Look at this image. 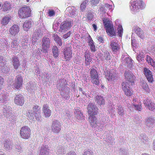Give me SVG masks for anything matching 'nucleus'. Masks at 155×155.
I'll list each match as a JSON object with an SVG mask.
<instances>
[{"mask_svg": "<svg viewBox=\"0 0 155 155\" xmlns=\"http://www.w3.org/2000/svg\"><path fill=\"white\" fill-rule=\"evenodd\" d=\"M110 46V48L114 51L116 52L120 49V47L117 41H111Z\"/></svg>", "mask_w": 155, "mask_h": 155, "instance_id": "23", "label": "nucleus"}, {"mask_svg": "<svg viewBox=\"0 0 155 155\" xmlns=\"http://www.w3.org/2000/svg\"><path fill=\"white\" fill-rule=\"evenodd\" d=\"M19 31V28L18 26L14 25L12 26L10 29L9 32L11 35H15Z\"/></svg>", "mask_w": 155, "mask_h": 155, "instance_id": "29", "label": "nucleus"}, {"mask_svg": "<svg viewBox=\"0 0 155 155\" xmlns=\"http://www.w3.org/2000/svg\"><path fill=\"white\" fill-rule=\"evenodd\" d=\"M92 128L96 129L97 131H102L104 128L103 122L98 121L97 118L94 119L89 122Z\"/></svg>", "mask_w": 155, "mask_h": 155, "instance_id": "4", "label": "nucleus"}, {"mask_svg": "<svg viewBox=\"0 0 155 155\" xmlns=\"http://www.w3.org/2000/svg\"><path fill=\"white\" fill-rule=\"evenodd\" d=\"M73 21L70 18L64 21L61 24L59 31L61 32L69 29L72 26Z\"/></svg>", "mask_w": 155, "mask_h": 155, "instance_id": "6", "label": "nucleus"}, {"mask_svg": "<svg viewBox=\"0 0 155 155\" xmlns=\"http://www.w3.org/2000/svg\"><path fill=\"white\" fill-rule=\"evenodd\" d=\"M140 84L142 88L145 90L146 91H148V86L146 81L143 80L141 81L140 82Z\"/></svg>", "mask_w": 155, "mask_h": 155, "instance_id": "44", "label": "nucleus"}, {"mask_svg": "<svg viewBox=\"0 0 155 155\" xmlns=\"http://www.w3.org/2000/svg\"><path fill=\"white\" fill-rule=\"evenodd\" d=\"M10 19L9 17L5 16L3 18L1 21V24L3 25H5L8 24Z\"/></svg>", "mask_w": 155, "mask_h": 155, "instance_id": "50", "label": "nucleus"}, {"mask_svg": "<svg viewBox=\"0 0 155 155\" xmlns=\"http://www.w3.org/2000/svg\"><path fill=\"white\" fill-rule=\"evenodd\" d=\"M27 89L31 92H34L37 89V84L35 82H30L28 84Z\"/></svg>", "mask_w": 155, "mask_h": 155, "instance_id": "26", "label": "nucleus"}, {"mask_svg": "<svg viewBox=\"0 0 155 155\" xmlns=\"http://www.w3.org/2000/svg\"><path fill=\"white\" fill-rule=\"evenodd\" d=\"M42 36L41 31L40 30L35 31L34 32L32 38V42H35L36 40L39 39V38Z\"/></svg>", "mask_w": 155, "mask_h": 155, "instance_id": "30", "label": "nucleus"}, {"mask_svg": "<svg viewBox=\"0 0 155 155\" xmlns=\"http://www.w3.org/2000/svg\"><path fill=\"white\" fill-rule=\"evenodd\" d=\"M12 62L14 68L16 70L21 65L19 58L16 56H14L12 57Z\"/></svg>", "mask_w": 155, "mask_h": 155, "instance_id": "28", "label": "nucleus"}, {"mask_svg": "<svg viewBox=\"0 0 155 155\" xmlns=\"http://www.w3.org/2000/svg\"><path fill=\"white\" fill-rule=\"evenodd\" d=\"M3 6V9L6 11L10 9L11 8L10 3L8 1H5Z\"/></svg>", "mask_w": 155, "mask_h": 155, "instance_id": "45", "label": "nucleus"}, {"mask_svg": "<svg viewBox=\"0 0 155 155\" xmlns=\"http://www.w3.org/2000/svg\"><path fill=\"white\" fill-rule=\"evenodd\" d=\"M76 9L73 6H69L66 9V13L72 18L76 17L77 14L76 11Z\"/></svg>", "mask_w": 155, "mask_h": 155, "instance_id": "17", "label": "nucleus"}, {"mask_svg": "<svg viewBox=\"0 0 155 155\" xmlns=\"http://www.w3.org/2000/svg\"><path fill=\"white\" fill-rule=\"evenodd\" d=\"M153 101L150 97H147L143 101V103L146 107L148 109H152L149 104H151Z\"/></svg>", "mask_w": 155, "mask_h": 155, "instance_id": "37", "label": "nucleus"}, {"mask_svg": "<svg viewBox=\"0 0 155 155\" xmlns=\"http://www.w3.org/2000/svg\"><path fill=\"white\" fill-rule=\"evenodd\" d=\"M153 101L150 97H147L143 101V103L146 107L148 109H152L149 104H151Z\"/></svg>", "mask_w": 155, "mask_h": 155, "instance_id": "36", "label": "nucleus"}, {"mask_svg": "<svg viewBox=\"0 0 155 155\" xmlns=\"http://www.w3.org/2000/svg\"><path fill=\"white\" fill-rule=\"evenodd\" d=\"M97 38L99 42L102 43L104 42V39L102 36L97 35Z\"/></svg>", "mask_w": 155, "mask_h": 155, "instance_id": "62", "label": "nucleus"}, {"mask_svg": "<svg viewBox=\"0 0 155 155\" xmlns=\"http://www.w3.org/2000/svg\"><path fill=\"white\" fill-rule=\"evenodd\" d=\"M18 45V42L17 40H14L10 45V47L14 49L17 48Z\"/></svg>", "mask_w": 155, "mask_h": 155, "instance_id": "47", "label": "nucleus"}, {"mask_svg": "<svg viewBox=\"0 0 155 155\" xmlns=\"http://www.w3.org/2000/svg\"><path fill=\"white\" fill-rule=\"evenodd\" d=\"M42 111L45 118H48L50 116L51 113V110L49 109V107L47 104L43 105Z\"/></svg>", "mask_w": 155, "mask_h": 155, "instance_id": "22", "label": "nucleus"}, {"mask_svg": "<svg viewBox=\"0 0 155 155\" xmlns=\"http://www.w3.org/2000/svg\"><path fill=\"white\" fill-rule=\"evenodd\" d=\"M54 39L59 46H62V42L61 38L59 36L57 35L55 36Z\"/></svg>", "mask_w": 155, "mask_h": 155, "instance_id": "49", "label": "nucleus"}, {"mask_svg": "<svg viewBox=\"0 0 155 155\" xmlns=\"http://www.w3.org/2000/svg\"><path fill=\"white\" fill-rule=\"evenodd\" d=\"M103 23L104 26V28L106 31H107L108 29L112 28L111 26L110 21H106L104 20H103Z\"/></svg>", "mask_w": 155, "mask_h": 155, "instance_id": "40", "label": "nucleus"}, {"mask_svg": "<svg viewBox=\"0 0 155 155\" xmlns=\"http://www.w3.org/2000/svg\"><path fill=\"white\" fill-rule=\"evenodd\" d=\"M33 113H36V112H41L40 107L37 105H33Z\"/></svg>", "mask_w": 155, "mask_h": 155, "instance_id": "55", "label": "nucleus"}, {"mask_svg": "<svg viewBox=\"0 0 155 155\" xmlns=\"http://www.w3.org/2000/svg\"><path fill=\"white\" fill-rule=\"evenodd\" d=\"M67 84L66 80L64 78H61L58 80L57 85V88L61 91L65 89V86Z\"/></svg>", "mask_w": 155, "mask_h": 155, "instance_id": "15", "label": "nucleus"}, {"mask_svg": "<svg viewBox=\"0 0 155 155\" xmlns=\"http://www.w3.org/2000/svg\"><path fill=\"white\" fill-rule=\"evenodd\" d=\"M48 15L51 17L54 16L55 15V12L53 9H50L48 12Z\"/></svg>", "mask_w": 155, "mask_h": 155, "instance_id": "59", "label": "nucleus"}, {"mask_svg": "<svg viewBox=\"0 0 155 155\" xmlns=\"http://www.w3.org/2000/svg\"><path fill=\"white\" fill-rule=\"evenodd\" d=\"M8 96L5 94H0V103H2L5 105L8 101Z\"/></svg>", "mask_w": 155, "mask_h": 155, "instance_id": "38", "label": "nucleus"}, {"mask_svg": "<svg viewBox=\"0 0 155 155\" xmlns=\"http://www.w3.org/2000/svg\"><path fill=\"white\" fill-rule=\"evenodd\" d=\"M13 144L12 142L10 140H5L4 145V149L6 150H10V146H12Z\"/></svg>", "mask_w": 155, "mask_h": 155, "instance_id": "35", "label": "nucleus"}, {"mask_svg": "<svg viewBox=\"0 0 155 155\" xmlns=\"http://www.w3.org/2000/svg\"><path fill=\"white\" fill-rule=\"evenodd\" d=\"M63 54V58L66 61H69L72 57L71 50L69 47H67L64 49Z\"/></svg>", "mask_w": 155, "mask_h": 155, "instance_id": "14", "label": "nucleus"}, {"mask_svg": "<svg viewBox=\"0 0 155 155\" xmlns=\"http://www.w3.org/2000/svg\"><path fill=\"white\" fill-rule=\"evenodd\" d=\"M23 83V78L21 75H18L15 79V82L13 84V86L15 88L18 89L21 87Z\"/></svg>", "mask_w": 155, "mask_h": 155, "instance_id": "13", "label": "nucleus"}, {"mask_svg": "<svg viewBox=\"0 0 155 155\" xmlns=\"http://www.w3.org/2000/svg\"><path fill=\"white\" fill-rule=\"evenodd\" d=\"M124 76L126 81L129 84L133 85L134 84V80L135 78V76L130 71H126L124 73Z\"/></svg>", "mask_w": 155, "mask_h": 155, "instance_id": "9", "label": "nucleus"}, {"mask_svg": "<svg viewBox=\"0 0 155 155\" xmlns=\"http://www.w3.org/2000/svg\"><path fill=\"white\" fill-rule=\"evenodd\" d=\"M132 31L141 38L143 39L145 37L143 31L138 26H134L132 28Z\"/></svg>", "mask_w": 155, "mask_h": 155, "instance_id": "18", "label": "nucleus"}, {"mask_svg": "<svg viewBox=\"0 0 155 155\" xmlns=\"http://www.w3.org/2000/svg\"><path fill=\"white\" fill-rule=\"evenodd\" d=\"M117 113L120 116H122L124 114V108L121 105H119L118 106Z\"/></svg>", "mask_w": 155, "mask_h": 155, "instance_id": "46", "label": "nucleus"}, {"mask_svg": "<svg viewBox=\"0 0 155 155\" xmlns=\"http://www.w3.org/2000/svg\"><path fill=\"white\" fill-rule=\"evenodd\" d=\"M106 31L107 32L109 33V34L110 35V36L112 37L116 36V33L114 31V29L113 27L109 29H108L107 31Z\"/></svg>", "mask_w": 155, "mask_h": 155, "instance_id": "53", "label": "nucleus"}, {"mask_svg": "<svg viewBox=\"0 0 155 155\" xmlns=\"http://www.w3.org/2000/svg\"><path fill=\"white\" fill-rule=\"evenodd\" d=\"M89 122L96 119L98 113V108L93 103H90L87 108Z\"/></svg>", "mask_w": 155, "mask_h": 155, "instance_id": "1", "label": "nucleus"}, {"mask_svg": "<svg viewBox=\"0 0 155 155\" xmlns=\"http://www.w3.org/2000/svg\"><path fill=\"white\" fill-rule=\"evenodd\" d=\"M71 92L69 87H67L65 90L60 91V94L62 97L65 99H68L70 97L69 94Z\"/></svg>", "mask_w": 155, "mask_h": 155, "instance_id": "25", "label": "nucleus"}, {"mask_svg": "<svg viewBox=\"0 0 155 155\" xmlns=\"http://www.w3.org/2000/svg\"><path fill=\"white\" fill-rule=\"evenodd\" d=\"M95 102L100 105H104L105 103V100L101 96H97L95 97Z\"/></svg>", "mask_w": 155, "mask_h": 155, "instance_id": "32", "label": "nucleus"}, {"mask_svg": "<svg viewBox=\"0 0 155 155\" xmlns=\"http://www.w3.org/2000/svg\"><path fill=\"white\" fill-rule=\"evenodd\" d=\"M0 70L4 73H8L10 71V69L4 64L2 67H0Z\"/></svg>", "mask_w": 155, "mask_h": 155, "instance_id": "48", "label": "nucleus"}, {"mask_svg": "<svg viewBox=\"0 0 155 155\" xmlns=\"http://www.w3.org/2000/svg\"><path fill=\"white\" fill-rule=\"evenodd\" d=\"M95 13L91 10L88 11L87 14V18L89 20L92 21L94 18Z\"/></svg>", "mask_w": 155, "mask_h": 155, "instance_id": "42", "label": "nucleus"}, {"mask_svg": "<svg viewBox=\"0 0 155 155\" xmlns=\"http://www.w3.org/2000/svg\"><path fill=\"white\" fill-rule=\"evenodd\" d=\"M24 102V98L21 94H19L16 96L14 99V102L16 104L22 106Z\"/></svg>", "mask_w": 155, "mask_h": 155, "instance_id": "20", "label": "nucleus"}, {"mask_svg": "<svg viewBox=\"0 0 155 155\" xmlns=\"http://www.w3.org/2000/svg\"><path fill=\"white\" fill-rule=\"evenodd\" d=\"M79 107H77L74 110V114L75 117L78 120H82L84 117L83 114L80 110Z\"/></svg>", "mask_w": 155, "mask_h": 155, "instance_id": "27", "label": "nucleus"}, {"mask_svg": "<svg viewBox=\"0 0 155 155\" xmlns=\"http://www.w3.org/2000/svg\"><path fill=\"white\" fill-rule=\"evenodd\" d=\"M5 107L3 110V115L6 118H12V112H11L10 108L11 107L9 106H7L4 105Z\"/></svg>", "mask_w": 155, "mask_h": 155, "instance_id": "19", "label": "nucleus"}, {"mask_svg": "<svg viewBox=\"0 0 155 155\" xmlns=\"http://www.w3.org/2000/svg\"><path fill=\"white\" fill-rule=\"evenodd\" d=\"M146 60L148 63H150L152 66L155 67V61L153 60L151 57L148 55H147Z\"/></svg>", "mask_w": 155, "mask_h": 155, "instance_id": "43", "label": "nucleus"}, {"mask_svg": "<svg viewBox=\"0 0 155 155\" xmlns=\"http://www.w3.org/2000/svg\"><path fill=\"white\" fill-rule=\"evenodd\" d=\"M84 155H94L93 153L90 149H88L84 150Z\"/></svg>", "mask_w": 155, "mask_h": 155, "instance_id": "58", "label": "nucleus"}, {"mask_svg": "<svg viewBox=\"0 0 155 155\" xmlns=\"http://www.w3.org/2000/svg\"><path fill=\"white\" fill-rule=\"evenodd\" d=\"M124 62L128 64V66H129L130 67L132 64V60L128 58H127L125 59Z\"/></svg>", "mask_w": 155, "mask_h": 155, "instance_id": "57", "label": "nucleus"}, {"mask_svg": "<svg viewBox=\"0 0 155 155\" xmlns=\"http://www.w3.org/2000/svg\"><path fill=\"white\" fill-rule=\"evenodd\" d=\"M121 85L122 88L127 96H130L132 95V93L130 90L131 84H129L127 82H123L121 84Z\"/></svg>", "mask_w": 155, "mask_h": 155, "instance_id": "12", "label": "nucleus"}, {"mask_svg": "<svg viewBox=\"0 0 155 155\" xmlns=\"http://www.w3.org/2000/svg\"><path fill=\"white\" fill-rule=\"evenodd\" d=\"M33 21L31 20H26L24 23L23 28L24 30L27 31L31 27Z\"/></svg>", "mask_w": 155, "mask_h": 155, "instance_id": "33", "label": "nucleus"}, {"mask_svg": "<svg viewBox=\"0 0 155 155\" xmlns=\"http://www.w3.org/2000/svg\"><path fill=\"white\" fill-rule=\"evenodd\" d=\"M53 55L55 58L58 57L59 54V49L58 48L55 46H53L52 48Z\"/></svg>", "mask_w": 155, "mask_h": 155, "instance_id": "39", "label": "nucleus"}, {"mask_svg": "<svg viewBox=\"0 0 155 155\" xmlns=\"http://www.w3.org/2000/svg\"><path fill=\"white\" fill-rule=\"evenodd\" d=\"M101 58L102 60H110L111 59L112 57L110 55V53L106 51L101 54Z\"/></svg>", "mask_w": 155, "mask_h": 155, "instance_id": "31", "label": "nucleus"}, {"mask_svg": "<svg viewBox=\"0 0 155 155\" xmlns=\"http://www.w3.org/2000/svg\"><path fill=\"white\" fill-rule=\"evenodd\" d=\"M51 41L50 39L46 37L43 38L41 41L42 49L41 51L45 54H48V50L50 46Z\"/></svg>", "mask_w": 155, "mask_h": 155, "instance_id": "3", "label": "nucleus"}, {"mask_svg": "<svg viewBox=\"0 0 155 155\" xmlns=\"http://www.w3.org/2000/svg\"><path fill=\"white\" fill-rule=\"evenodd\" d=\"M123 28L121 25H119L117 28L118 34L119 37H121L123 33Z\"/></svg>", "mask_w": 155, "mask_h": 155, "instance_id": "52", "label": "nucleus"}, {"mask_svg": "<svg viewBox=\"0 0 155 155\" xmlns=\"http://www.w3.org/2000/svg\"><path fill=\"white\" fill-rule=\"evenodd\" d=\"M71 34V31H69L67 32V34L63 35L62 37L64 39H66L69 37Z\"/></svg>", "mask_w": 155, "mask_h": 155, "instance_id": "61", "label": "nucleus"}, {"mask_svg": "<svg viewBox=\"0 0 155 155\" xmlns=\"http://www.w3.org/2000/svg\"><path fill=\"white\" fill-rule=\"evenodd\" d=\"M5 60L4 57L0 56V67L4 65Z\"/></svg>", "mask_w": 155, "mask_h": 155, "instance_id": "60", "label": "nucleus"}, {"mask_svg": "<svg viewBox=\"0 0 155 155\" xmlns=\"http://www.w3.org/2000/svg\"><path fill=\"white\" fill-rule=\"evenodd\" d=\"M34 114V117H35L38 121L40 120V118L41 117V114L40 112H36V113H33Z\"/></svg>", "mask_w": 155, "mask_h": 155, "instance_id": "56", "label": "nucleus"}, {"mask_svg": "<svg viewBox=\"0 0 155 155\" xmlns=\"http://www.w3.org/2000/svg\"><path fill=\"white\" fill-rule=\"evenodd\" d=\"M105 76L108 81H113L118 77L117 73L115 70H108L105 71Z\"/></svg>", "mask_w": 155, "mask_h": 155, "instance_id": "8", "label": "nucleus"}, {"mask_svg": "<svg viewBox=\"0 0 155 155\" xmlns=\"http://www.w3.org/2000/svg\"><path fill=\"white\" fill-rule=\"evenodd\" d=\"M85 62L86 65H89L90 62L92 61L91 58L90 57V54H89L87 51H86L84 53Z\"/></svg>", "mask_w": 155, "mask_h": 155, "instance_id": "34", "label": "nucleus"}, {"mask_svg": "<svg viewBox=\"0 0 155 155\" xmlns=\"http://www.w3.org/2000/svg\"><path fill=\"white\" fill-rule=\"evenodd\" d=\"M88 2V0H86L81 4L80 5V9L82 12L84 11L86 7V5L87 3Z\"/></svg>", "mask_w": 155, "mask_h": 155, "instance_id": "51", "label": "nucleus"}, {"mask_svg": "<svg viewBox=\"0 0 155 155\" xmlns=\"http://www.w3.org/2000/svg\"><path fill=\"white\" fill-rule=\"evenodd\" d=\"M154 117L151 116L149 117L145 120V125L148 128L152 127L154 124Z\"/></svg>", "mask_w": 155, "mask_h": 155, "instance_id": "24", "label": "nucleus"}, {"mask_svg": "<svg viewBox=\"0 0 155 155\" xmlns=\"http://www.w3.org/2000/svg\"><path fill=\"white\" fill-rule=\"evenodd\" d=\"M15 148L17 150H16L18 152H20L21 150V147L19 145H18L17 144H16L15 145Z\"/></svg>", "mask_w": 155, "mask_h": 155, "instance_id": "64", "label": "nucleus"}, {"mask_svg": "<svg viewBox=\"0 0 155 155\" xmlns=\"http://www.w3.org/2000/svg\"><path fill=\"white\" fill-rule=\"evenodd\" d=\"M31 10L29 7H22L18 11V14L20 18H22L28 17L31 16Z\"/></svg>", "mask_w": 155, "mask_h": 155, "instance_id": "7", "label": "nucleus"}, {"mask_svg": "<svg viewBox=\"0 0 155 155\" xmlns=\"http://www.w3.org/2000/svg\"><path fill=\"white\" fill-rule=\"evenodd\" d=\"M90 80L93 84L98 85L99 83V80L98 73L94 68H90Z\"/></svg>", "mask_w": 155, "mask_h": 155, "instance_id": "5", "label": "nucleus"}, {"mask_svg": "<svg viewBox=\"0 0 155 155\" xmlns=\"http://www.w3.org/2000/svg\"><path fill=\"white\" fill-rule=\"evenodd\" d=\"M143 73L147 80L149 83H152L153 81V75L150 70L146 68H145L143 70Z\"/></svg>", "mask_w": 155, "mask_h": 155, "instance_id": "16", "label": "nucleus"}, {"mask_svg": "<svg viewBox=\"0 0 155 155\" xmlns=\"http://www.w3.org/2000/svg\"><path fill=\"white\" fill-rule=\"evenodd\" d=\"M49 154L48 146L46 144H43L39 150V155H48Z\"/></svg>", "mask_w": 155, "mask_h": 155, "instance_id": "21", "label": "nucleus"}, {"mask_svg": "<svg viewBox=\"0 0 155 155\" xmlns=\"http://www.w3.org/2000/svg\"><path fill=\"white\" fill-rule=\"evenodd\" d=\"M26 116L28 117L31 120H33L34 119V114L31 110L28 111L27 113Z\"/></svg>", "mask_w": 155, "mask_h": 155, "instance_id": "54", "label": "nucleus"}, {"mask_svg": "<svg viewBox=\"0 0 155 155\" xmlns=\"http://www.w3.org/2000/svg\"><path fill=\"white\" fill-rule=\"evenodd\" d=\"M100 0H91V3L92 5L95 6L98 4Z\"/></svg>", "mask_w": 155, "mask_h": 155, "instance_id": "63", "label": "nucleus"}, {"mask_svg": "<svg viewBox=\"0 0 155 155\" xmlns=\"http://www.w3.org/2000/svg\"><path fill=\"white\" fill-rule=\"evenodd\" d=\"M67 149V147L64 145H60L58 147V154H64V152L66 151Z\"/></svg>", "mask_w": 155, "mask_h": 155, "instance_id": "41", "label": "nucleus"}, {"mask_svg": "<svg viewBox=\"0 0 155 155\" xmlns=\"http://www.w3.org/2000/svg\"><path fill=\"white\" fill-rule=\"evenodd\" d=\"M61 123L58 120H54L51 126L52 131L55 133H59L61 130Z\"/></svg>", "mask_w": 155, "mask_h": 155, "instance_id": "11", "label": "nucleus"}, {"mask_svg": "<svg viewBox=\"0 0 155 155\" xmlns=\"http://www.w3.org/2000/svg\"><path fill=\"white\" fill-rule=\"evenodd\" d=\"M131 10L134 12L138 11L139 9H143L144 4L142 0H131L130 2Z\"/></svg>", "mask_w": 155, "mask_h": 155, "instance_id": "2", "label": "nucleus"}, {"mask_svg": "<svg viewBox=\"0 0 155 155\" xmlns=\"http://www.w3.org/2000/svg\"><path fill=\"white\" fill-rule=\"evenodd\" d=\"M20 134L21 138L25 139H28L30 137L31 130L28 127H22L20 130Z\"/></svg>", "mask_w": 155, "mask_h": 155, "instance_id": "10", "label": "nucleus"}]
</instances>
